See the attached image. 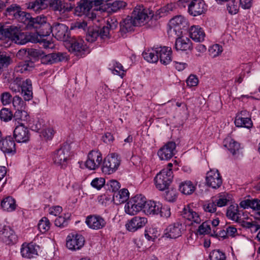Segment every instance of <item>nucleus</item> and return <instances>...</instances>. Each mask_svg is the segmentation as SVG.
Returning <instances> with one entry per match:
<instances>
[{"label": "nucleus", "instance_id": "nucleus-1", "mask_svg": "<svg viewBox=\"0 0 260 260\" xmlns=\"http://www.w3.org/2000/svg\"><path fill=\"white\" fill-rule=\"evenodd\" d=\"M14 73L9 72L5 74V78H7V81L9 83V87L11 90L15 93L20 92L21 90V94L26 101H29L32 99V83L30 79H27L21 83L20 78H14Z\"/></svg>", "mask_w": 260, "mask_h": 260}, {"label": "nucleus", "instance_id": "nucleus-2", "mask_svg": "<svg viewBox=\"0 0 260 260\" xmlns=\"http://www.w3.org/2000/svg\"><path fill=\"white\" fill-rule=\"evenodd\" d=\"M36 34L27 35L20 32L16 27L10 26L9 28L0 29V40L8 38L18 44H25L28 42L36 43L40 40L36 38Z\"/></svg>", "mask_w": 260, "mask_h": 260}, {"label": "nucleus", "instance_id": "nucleus-3", "mask_svg": "<svg viewBox=\"0 0 260 260\" xmlns=\"http://www.w3.org/2000/svg\"><path fill=\"white\" fill-rule=\"evenodd\" d=\"M53 163L61 168H65L71 159V149L68 144L61 146L53 151L51 155Z\"/></svg>", "mask_w": 260, "mask_h": 260}, {"label": "nucleus", "instance_id": "nucleus-4", "mask_svg": "<svg viewBox=\"0 0 260 260\" xmlns=\"http://www.w3.org/2000/svg\"><path fill=\"white\" fill-rule=\"evenodd\" d=\"M145 197L142 194H137L131 198L125 204V212L129 215H135L143 211Z\"/></svg>", "mask_w": 260, "mask_h": 260}, {"label": "nucleus", "instance_id": "nucleus-5", "mask_svg": "<svg viewBox=\"0 0 260 260\" xmlns=\"http://www.w3.org/2000/svg\"><path fill=\"white\" fill-rule=\"evenodd\" d=\"M120 163V157L118 154H109L104 159L102 171L106 174H113L118 170Z\"/></svg>", "mask_w": 260, "mask_h": 260}, {"label": "nucleus", "instance_id": "nucleus-6", "mask_svg": "<svg viewBox=\"0 0 260 260\" xmlns=\"http://www.w3.org/2000/svg\"><path fill=\"white\" fill-rule=\"evenodd\" d=\"M173 172L169 169H162L154 178L156 187L159 190H164L168 187L172 181Z\"/></svg>", "mask_w": 260, "mask_h": 260}, {"label": "nucleus", "instance_id": "nucleus-7", "mask_svg": "<svg viewBox=\"0 0 260 260\" xmlns=\"http://www.w3.org/2000/svg\"><path fill=\"white\" fill-rule=\"evenodd\" d=\"M153 15L151 12L145 9L143 6L139 5L135 8L131 17L135 25L140 26L152 17Z\"/></svg>", "mask_w": 260, "mask_h": 260}, {"label": "nucleus", "instance_id": "nucleus-8", "mask_svg": "<svg viewBox=\"0 0 260 260\" xmlns=\"http://www.w3.org/2000/svg\"><path fill=\"white\" fill-rule=\"evenodd\" d=\"M187 21L185 18L181 15L176 16L170 21V29L168 33L171 36H181L182 29L187 25Z\"/></svg>", "mask_w": 260, "mask_h": 260}, {"label": "nucleus", "instance_id": "nucleus-9", "mask_svg": "<svg viewBox=\"0 0 260 260\" xmlns=\"http://www.w3.org/2000/svg\"><path fill=\"white\" fill-rule=\"evenodd\" d=\"M6 15L24 23H26V20L30 18V14L22 11L21 7L16 4H13L7 8Z\"/></svg>", "mask_w": 260, "mask_h": 260}, {"label": "nucleus", "instance_id": "nucleus-10", "mask_svg": "<svg viewBox=\"0 0 260 260\" xmlns=\"http://www.w3.org/2000/svg\"><path fill=\"white\" fill-rule=\"evenodd\" d=\"M93 5L89 0H81L76 8V11L79 12L80 15H85L95 23V22H99L100 20L94 13L90 12Z\"/></svg>", "mask_w": 260, "mask_h": 260}, {"label": "nucleus", "instance_id": "nucleus-11", "mask_svg": "<svg viewBox=\"0 0 260 260\" xmlns=\"http://www.w3.org/2000/svg\"><path fill=\"white\" fill-rule=\"evenodd\" d=\"M0 240L7 245H13L16 243L17 237L9 226L0 224Z\"/></svg>", "mask_w": 260, "mask_h": 260}, {"label": "nucleus", "instance_id": "nucleus-12", "mask_svg": "<svg viewBox=\"0 0 260 260\" xmlns=\"http://www.w3.org/2000/svg\"><path fill=\"white\" fill-rule=\"evenodd\" d=\"M51 28L52 35L60 41H67L70 38L68 27L62 23H55Z\"/></svg>", "mask_w": 260, "mask_h": 260}, {"label": "nucleus", "instance_id": "nucleus-13", "mask_svg": "<svg viewBox=\"0 0 260 260\" xmlns=\"http://www.w3.org/2000/svg\"><path fill=\"white\" fill-rule=\"evenodd\" d=\"M102 160V155L100 151L92 150L89 152L85 165L89 170H94L99 168Z\"/></svg>", "mask_w": 260, "mask_h": 260}, {"label": "nucleus", "instance_id": "nucleus-14", "mask_svg": "<svg viewBox=\"0 0 260 260\" xmlns=\"http://www.w3.org/2000/svg\"><path fill=\"white\" fill-rule=\"evenodd\" d=\"M84 242V238L81 235L70 234L67 238L66 245L70 250H77L83 246Z\"/></svg>", "mask_w": 260, "mask_h": 260}, {"label": "nucleus", "instance_id": "nucleus-15", "mask_svg": "<svg viewBox=\"0 0 260 260\" xmlns=\"http://www.w3.org/2000/svg\"><path fill=\"white\" fill-rule=\"evenodd\" d=\"M39 249V246L32 242L24 243L21 246L20 253L23 258L31 259L38 255Z\"/></svg>", "mask_w": 260, "mask_h": 260}, {"label": "nucleus", "instance_id": "nucleus-16", "mask_svg": "<svg viewBox=\"0 0 260 260\" xmlns=\"http://www.w3.org/2000/svg\"><path fill=\"white\" fill-rule=\"evenodd\" d=\"M85 223L89 228L94 230L102 229L107 224L106 220L99 215L88 216L86 218Z\"/></svg>", "mask_w": 260, "mask_h": 260}, {"label": "nucleus", "instance_id": "nucleus-17", "mask_svg": "<svg viewBox=\"0 0 260 260\" xmlns=\"http://www.w3.org/2000/svg\"><path fill=\"white\" fill-rule=\"evenodd\" d=\"M206 182L207 186L213 188H219L222 183L221 177L216 169L210 170L207 172Z\"/></svg>", "mask_w": 260, "mask_h": 260}, {"label": "nucleus", "instance_id": "nucleus-18", "mask_svg": "<svg viewBox=\"0 0 260 260\" xmlns=\"http://www.w3.org/2000/svg\"><path fill=\"white\" fill-rule=\"evenodd\" d=\"M235 124L237 127L250 128L252 126V122L249 113L246 110L241 111L237 113L235 118Z\"/></svg>", "mask_w": 260, "mask_h": 260}, {"label": "nucleus", "instance_id": "nucleus-19", "mask_svg": "<svg viewBox=\"0 0 260 260\" xmlns=\"http://www.w3.org/2000/svg\"><path fill=\"white\" fill-rule=\"evenodd\" d=\"M14 137L18 143H27L30 139V132L24 124L16 126L13 132Z\"/></svg>", "mask_w": 260, "mask_h": 260}, {"label": "nucleus", "instance_id": "nucleus-20", "mask_svg": "<svg viewBox=\"0 0 260 260\" xmlns=\"http://www.w3.org/2000/svg\"><path fill=\"white\" fill-rule=\"evenodd\" d=\"M176 145L173 142H169L160 148L157 155L161 160H168L170 159L175 154Z\"/></svg>", "mask_w": 260, "mask_h": 260}, {"label": "nucleus", "instance_id": "nucleus-21", "mask_svg": "<svg viewBox=\"0 0 260 260\" xmlns=\"http://www.w3.org/2000/svg\"><path fill=\"white\" fill-rule=\"evenodd\" d=\"M182 232V224L179 222H175L170 224L165 229L163 237L169 239H176L181 236Z\"/></svg>", "mask_w": 260, "mask_h": 260}, {"label": "nucleus", "instance_id": "nucleus-22", "mask_svg": "<svg viewBox=\"0 0 260 260\" xmlns=\"http://www.w3.org/2000/svg\"><path fill=\"white\" fill-rule=\"evenodd\" d=\"M67 59V55L65 53L58 52L45 54L43 52L41 62L43 64H53L62 61Z\"/></svg>", "mask_w": 260, "mask_h": 260}, {"label": "nucleus", "instance_id": "nucleus-23", "mask_svg": "<svg viewBox=\"0 0 260 260\" xmlns=\"http://www.w3.org/2000/svg\"><path fill=\"white\" fill-rule=\"evenodd\" d=\"M69 50L76 55L81 56L85 53L89 52L88 48L84 45L83 40L79 39L72 41Z\"/></svg>", "mask_w": 260, "mask_h": 260}, {"label": "nucleus", "instance_id": "nucleus-24", "mask_svg": "<svg viewBox=\"0 0 260 260\" xmlns=\"http://www.w3.org/2000/svg\"><path fill=\"white\" fill-rule=\"evenodd\" d=\"M147 222V219L139 216H135L125 224L126 229L129 232H134L144 227Z\"/></svg>", "mask_w": 260, "mask_h": 260}, {"label": "nucleus", "instance_id": "nucleus-25", "mask_svg": "<svg viewBox=\"0 0 260 260\" xmlns=\"http://www.w3.org/2000/svg\"><path fill=\"white\" fill-rule=\"evenodd\" d=\"M181 215L185 219L190 221L191 224H199L202 221L199 213L194 211L190 205L184 206Z\"/></svg>", "mask_w": 260, "mask_h": 260}, {"label": "nucleus", "instance_id": "nucleus-26", "mask_svg": "<svg viewBox=\"0 0 260 260\" xmlns=\"http://www.w3.org/2000/svg\"><path fill=\"white\" fill-rule=\"evenodd\" d=\"M50 6L54 11L58 12L59 14H63L73 9L71 4L63 2L61 0H51Z\"/></svg>", "mask_w": 260, "mask_h": 260}, {"label": "nucleus", "instance_id": "nucleus-27", "mask_svg": "<svg viewBox=\"0 0 260 260\" xmlns=\"http://www.w3.org/2000/svg\"><path fill=\"white\" fill-rule=\"evenodd\" d=\"M205 9V4L202 0L192 1L188 8L189 13L193 16L201 15Z\"/></svg>", "mask_w": 260, "mask_h": 260}, {"label": "nucleus", "instance_id": "nucleus-28", "mask_svg": "<svg viewBox=\"0 0 260 260\" xmlns=\"http://www.w3.org/2000/svg\"><path fill=\"white\" fill-rule=\"evenodd\" d=\"M158 59L162 64L170 63L172 60L171 48L166 46L157 47Z\"/></svg>", "mask_w": 260, "mask_h": 260}, {"label": "nucleus", "instance_id": "nucleus-29", "mask_svg": "<svg viewBox=\"0 0 260 260\" xmlns=\"http://www.w3.org/2000/svg\"><path fill=\"white\" fill-rule=\"evenodd\" d=\"M143 211L147 215L158 214L159 209L161 207V204L152 201H146L145 200V203L143 204Z\"/></svg>", "mask_w": 260, "mask_h": 260}, {"label": "nucleus", "instance_id": "nucleus-30", "mask_svg": "<svg viewBox=\"0 0 260 260\" xmlns=\"http://www.w3.org/2000/svg\"><path fill=\"white\" fill-rule=\"evenodd\" d=\"M189 35L190 38L195 42H202L206 36L203 29L199 25H192L189 28Z\"/></svg>", "mask_w": 260, "mask_h": 260}, {"label": "nucleus", "instance_id": "nucleus-31", "mask_svg": "<svg viewBox=\"0 0 260 260\" xmlns=\"http://www.w3.org/2000/svg\"><path fill=\"white\" fill-rule=\"evenodd\" d=\"M223 145L233 156L238 157L240 154V144L235 141L230 136L227 137L223 141Z\"/></svg>", "mask_w": 260, "mask_h": 260}, {"label": "nucleus", "instance_id": "nucleus-32", "mask_svg": "<svg viewBox=\"0 0 260 260\" xmlns=\"http://www.w3.org/2000/svg\"><path fill=\"white\" fill-rule=\"evenodd\" d=\"M226 215L229 219L237 222L241 221L243 217L237 204L230 205L227 208Z\"/></svg>", "mask_w": 260, "mask_h": 260}, {"label": "nucleus", "instance_id": "nucleus-33", "mask_svg": "<svg viewBox=\"0 0 260 260\" xmlns=\"http://www.w3.org/2000/svg\"><path fill=\"white\" fill-rule=\"evenodd\" d=\"M0 149L4 153H11L15 152V143L11 137L0 141Z\"/></svg>", "mask_w": 260, "mask_h": 260}, {"label": "nucleus", "instance_id": "nucleus-34", "mask_svg": "<svg viewBox=\"0 0 260 260\" xmlns=\"http://www.w3.org/2000/svg\"><path fill=\"white\" fill-rule=\"evenodd\" d=\"M175 48L177 50L186 51L190 49L191 42L186 37L176 36Z\"/></svg>", "mask_w": 260, "mask_h": 260}, {"label": "nucleus", "instance_id": "nucleus-35", "mask_svg": "<svg viewBox=\"0 0 260 260\" xmlns=\"http://www.w3.org/2000/svg\"><path fill=\"white\" fill-rule=\"evenodd\" d=\"M13 120L19 125L25 124L30 121V116L26 109L15 111L13 115Z\"/></svg>", "mask_w": 260, "mask_h": 260}, {"label": "nucleus", "instance_id": "nucleus-36", "mask_svg": "<svg viewBox=\"0 0 260 260\" xmlns=\"http://www.w3.org/2000/svg\"><path fill=\"white\" fill-rule=\"evenodd\" d=\"M134 21L131 17H127L120 23V31L122 36L127 32L134 30L135 26L137 25L134 24Z\"/></svg>", "mask_w": 260, "mask_h": 260}, {"label": "nucleus", "instance_id": "nucleus-37", "mask_svg": "<svg viewBox=\"0 0 260 260\" xmlns=\"http://www.w3.org/2000/svg\"><path fill=\"white\" fill-rule=\"evenodd\" d=\"M157 47L148 49L143 52L145 60L150 63H155L158 60Z\"/></svg>", "mask_w": 260, "mask_h": 260}, {"label": "nucleus", "instance_id": "nucleus-38", "mask_svg": "<svg viewBox=\"0 0 260 260\" xmlns=\"http://www.w3.org/2000/svg\"><path fill=\"white\" fill-rule=\"evenodd\" d=\"M239 206L243 209L251 208L254 210H260V200H244L240 202Z\"/></svg>", "mask_w": 260, "mask_h": 260}, {"label": "nucleus", "instance_id": "nucleus-39", "mask_svg": "<svg viewBox=\"0 0 260 260\" xmlns=\"http://www.w3.org/2000/svg\"><path fill=\"white\" fill-rule=\"evenodd\" d=\"M47 0H36L34 2L26 4L27 9L31 10L36 13H39L41 10L45 9L47 5L46 3Z\"/></svg>", "mask_w": 260, "mask_h": 260}, {"label": "nucleus", "instance_id": "nucleus-40", "mask_svg": "<svg viewBox=\"0 0 260 260\" xmlns=\"http://www.w3.org/2000/svg\"><path fill=\"white\" fill-rule=\"evenodd\" d=\"M179 189L182 193L188 195L194 191L196 186L191 181L186 180L180 183Z\"/></svg>", "mask_w": 260, "mask_h": 260}, {"label": "nucleus", "instance_id": "nucleus-41", "mask_svg": "<svg viewBox=\"0 0 260 260\" xmlns=\"http://www.w3.org/2000/svg\"><path fill=\"white\" fill-rule=\"evenodd\" d=\"M114 193L113 200L117 204H121L128 200L129 197L128 190L126 188H122Z\"/></svg>", "mask_w": 260, "mask_h": 260}, {"label": "nucleus", "instance_id": "nucleus-42", "mask_svg": "<svg viewBox=\"0 0 260 260\" xmlns=\"http://www.w3.org/2000/svg\"><path fill=\"white\" fill-rule=\"evenodd\" d=\"M1 206L4 210L11 212L15 209L16 205L15 200L12 197H7L2 201Z\"/></svg>", "mask_w": 260, "mask_h": 260}, {"label": "nucleus", "instance_id": "nucleus-43", "mask_svg": "<svg viewBox=\"0 0 260 260\" xmlns=\"http://www.w3.org/2000/svg\"><path fill=\"white\" fill-rule=\"evenodd\" d=\"M109 69L114 75H116L122 78L125 75V71L120 63L113 61L109 65Z\"/></svg>", "mask_w": 260, "mask_h": 260}, {"label": "nucleus", "instance_id": "nucleus-44", "mask_svg": "<svg viewBox=\"0 0 260 260\" xmlns=\"http://www.w3.org/2000/svg\"><path fill=\"white\" fill-rule=\"evenodd\" d=\"M12 104L13 109L15 111L26 109V103L18 95H15L13 98Z\"/></svg>", "mask_w": 260, "mask_h": 260}, {"label": "nucleus", "instance_id": "nucleus-45", "mask_svg": "<svg viewBox=\"0 0 260 260\" xmlns=\"http://www.w3.org/2000/svg\"><path fill=\"white\" fill-rule=\"evenodd\" d=\"M34 67V63L31 61H25L19 62L15 68L17 72L23 73L30 71Z\"/></svg>", "mask_w": 260, "mask_h": 260}, {"label": "nucleus", "instance_id": "nucleus-46", "mask_svg": "<svg viewBox=\"0 0 260 260\" xmlns=\"http://www.w3.org/2000/svg\"><path fill=\"white\" fill-rule=\"evenodd\" d=\"M38 226L40 232L45 233L50 229V222L47 217H43L40 220Z\"/></svg>", "mask_w": 260, "mask_h": 260}, {"label": "nucleus", "instance_id": "nucleus-47", "mask_svg": "<svg viewBox=\"0 0 260 260\" xmlns=\"http://www.w3.org/2000/svg\"><path fill=\"white\" fill-rule=\"evenodd\" d=\"M14 113L8 108H4L0 111V118L2 120L7 122L13 118Z\"/></svg>", "mask_w": 260, "mask_h": 260}, {"label": "nucleus", "instance_id": "nucleus-48", "mask_svg": "<svg viewBox=\"0 0 260 260\" xmlns=\"http://www.w3.org/2000/svg\"><path fill=\"white\" fill-rule=\"evenodd\" d=\"M49 32H47L45 35L41 34L40 32H37L36 34V38H38L39 39L40 42H42L43 43V46L45 48H52L53 47V45L51 42L49 40H48L47 39L44 38L45 37L48 36L49 35Z\"/></svg>", "mask_w": 260, "mask_h": 260}, {"label": "nucleus", "instance_id": "nucleus-49", "mask_svg": "<svg viewBox=\"0 0 260 260\" xmlns=\"http://www.w3.org/2000/svg\"><path fill=\"white\" fill-rule=\"evenodd\" d=\"M223 51L222 47L219 44H214L209 48L210 55L212 57H216L221 54Z\"/></svg>", "mask_w": 260, "mask_h": 260}, {"label": "nucleus", "instance_id": "nucleus-50", "mask_svg": "<svg viewBox=\"0 0 260 260\" xmlns=\"http://www.w3.org/2000/svg\"><path fill=\"white\" fill-rule=\"evenodd\" d=\"M240 68L242 70V72L238 77L235 78V82L239 84L242 82L245 73H249L250 72V66L248 64H243L241 65Z\"/></svg>", "mask_w": 260, "mask_h": 260}, {"label": "nucleus", "instance_id": "nucleus-51", "mask_svg": "<svg viewBox=\"0 0 260 260\" xmlns=\"http://www.w3.org/2000/svg\"><path fill=\"white\" fill-rule=\"evenodd\" d=\"M47 19L44 15L38 16L35 18H32L30 16V18L26 20V23H31V24H40L42 25L46 23Z\"/></svg>", "mask_w": 260, "mask_h": 260}, {"label": "nucleus", "instance_id": "nucleus-52", "mask_svg": "<svg viewBox=\"0 0 260 260\" xmlns=\"http://www.w3.org/2000/svg\"><path fill=\"white\" fill-rule=\"evenodd\" d=\"M13 100V98L11 93L8 91H5L1 93L0 95V101L3 106L10 105Z\"/></svg>", "mask_w": 260, "mask_h": 260}, {"label": "nucleus", "instance_id": "nucleus-53", "mask_svg": "<svg viewBox=\"0 0 260 260\" xmlns=\"http://www.w3.org/2000/svg\"><path fill=\"white\" fill-rule=\"evenodd\" d=\"M229 201V195L224 193L220 194L218 196V199H217L215 202L216 203V206L221 207L226 206Z\"/></svg>", "mask_w": 260, "mask_h": 260}, {"label": "nucleus", "instance_id": "nucleus-54", "mask_svg": "<svg viewBox=\"0 0 260 260\" xmlns=\"http://www.w3.org/2000/svg\"><path fill=\"white\" fill-rule=\"evenodd\" d=\"M210 260H226L225 254L219 250H214L210 252Z\"/></svg>", "mask_w": 260, "mask_h": 260}, {"label": "nucleus", "instance_id": "nucleus-55", "mask_svg": "<svg viewBox=\"0 0 260 260\" xmlns=\"http://www.w3.org/2000/svg\"><path fill=\"white\" fill-rule=\"evenodd\" d=\"M178 193L175 189H171L165 192V198L169 202H174L177 198Z\"/></svg>", "mask_w": 260, "mask_h": 260}, {"label": "nucleus", "instance_id": "nucleus-56", "mask_svg": "<svg viewBox=\"0 0 260 260\" xmlns=\"http://www.w3.org/2000/svg\"><path fill=\"white\" fill-rule=\"evenodd\" d=\"M216 205L213 200H210L205 202L203 205V209L205 212L214 213L216 211Z\"/></svg>", "mask_w": 260, "mask_h": 260}, {"label": "nucleus", "instance_id": "nucleus-57", "mask_svg": "<svg viewBox=\"0 0 260 260\" xmlns=\"http://www.w3.org/2000/svg\"><path fill=\"white\" fill-rule=\"evenodd\" d=\"M99 37V30L91 29L88 30L86 36V40L90 43L94 42Z\"/></svg>", "mask_w": 260, "mask_h": 260}, {"label": "nucleus", "instance_id": "nucleus-58", "mask_svg": "<svg viewBox=\"0 0 260 260\" xmlns=\"http://www.w3.org/2000/svg\"><path fill=\"white\" fill-rule=\"evenodd\" d=\"M211 227H210V221H207L203 222L199 227L198 232L200 234L204 235L208 234L210 233Z\"/></svg>", "mask_w": 260, "mask_h": 260}, {"label": "nucleus", "instance_id": "nucleus-59", "mask_svg": "<svg viewBox=\"0 0 260 260\" xmlns=\"http://www.w3.org/2000/svg\"><path fill=\"white\" fill-rule=\"evenodd\" d=\"M110 36V29L108 26H104L99 31V38L104 41L109 40Z\"/></svg>", "mask_w": 260, "mask_h": 260}, {"label": "nucleus", "instance_id": "nucleus-60", "mask_svg": "<svg viewBox=\"0 0 260 260\" xmlns=\"http://www.w3.org/2000/svg\"><path fill=\"white\" fill-rule=\"evenodd\" d=\"M105 184V180L104 178L100 177L93 179L91 182V185L94 188L100 190Z\"/></svg>", "mask_w": 260, "mask_h": 260}, {"label": "nucleus", "instance_id": "nucleus-61", "mask_svg": "<svg viewBox=\"0 0 260 260\" xmlns=\"http://www.w3.org/2000/svg\"><path fill=\"white\" fill-rule=\"evenodd\" d=\"M55 131L53 128L48 127L41 132V136L46 140H51L53 138Z\"/></svg>", "mask_w": 260, "mask_h": 260}, {"label": "nucleus", "instance_id": "nucleus-62", "mask_svg": "<svg viewBox=\"0 0 260 260\" xmlns=\"http://www.w3.org/2000/svg\"><path fill=\"white\" fill-rule=\"evenodd\" d=\"M108 189L115 193L120 187L119 182L116 180H110L107 183Z\"/></svg>", "mask_w": 260, "mask_h": 260}, {"label": "nucleus", "instance_id": "nucleus-63", "mask_svg": "<svg viewBox=\"0 0 260 260\" xmlns=\"http://www.w3.org/2000/svg\"><path fill=\"white\" fill-rule=\"evenodd\" d=\"M126 6V3L121 0L114 2L110 6L111 10L113 12H116Z\"/></svg>", "mask_w": 260, "mask_h": 260}, {"label": "nucleus", "instance_id": "nucleus-64", "mask_svg": "<svg viewBox=\"0 0 260 260\" xmlns=\"http://www.w3.org/2000/svg\"><path fill=\"white\" fill-rule=\"evenodd\" d=\"M199 83V79L197 76L193 74H190L186 79V84L188 86H196Z\"/></svg>", "mask_w": 260, "mask_h": 260}]
</instances>
